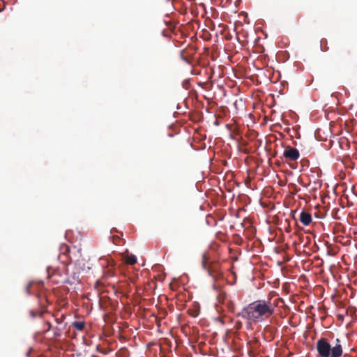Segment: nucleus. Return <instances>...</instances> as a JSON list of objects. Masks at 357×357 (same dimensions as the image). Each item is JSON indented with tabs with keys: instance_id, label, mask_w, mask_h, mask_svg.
<instances>
[{
	"instance_id": "nucleus-1",
	"label": "nucleus",
	"mask_w": 357,
	"mask_h": 357,
	"mask_svg": "<svg viewBox=\"0 0 357 357\" xmlns=\"http://www.w3.org/2000/svg\"><path fill=\"white\" fill-rule=\"evenodd\" d=\"M275 309V305L271 303L270 299L257 300L243 308L241 316L252 322H261L271 317Z\"/></svg>"
},
{
	"instance_id": "nucleus-2",
	"label": "nucleus",
	"mask_w": 357,
	"mask_h": 357,
	"mask_svg": "<svg viewBox=\"0 0 357 357\" xmlns=\"http://www.w3.org/2000/svg\"><path fill=\"white\" fill-rule=\"evenodd\" d=\"M316 349L319 357H341L343 354V347L339 338H336L332 345L328 339L321 337L316 343Z\"/></svg>"
},
{
	"instance_id": "nucleus-3",
	"label": "nucleus",
	"mask_w": 357,
	"mask_h": 357,
	"mask_svg": "<svg viewBox=\"0 0 357 357\" xmlns=\"http://www.w3.org/2000/svg\"><path fill=\"white\" fill-rule=\"evenodd\" d=\"M99 262L103 268L104 278H112L114 276L116 263L110 257L100 258Z\"/></svg>"
},
{
	"instance_id": "nucleus-4",
	"label": "nucleus",
	"mask_w": 357,
	"mask_h": 357,
	"mask_svg": "<svg viewBox=\"0 0 357 357\" xmlns=\"http://www.w3.org/2000/svg\"><path fill=\"white\" fill-rule=\"evenodd\" d=\"M299 152L296 148L287 146L284 151L283 156L286 159L291 161L296 160L299 158Z\"/></svg>"
},
{
	"instance_id": "nucleus-5",
	"label": "nucleus",
	"mask_w": 357,
	"mask_h": 357,
	"mask_svg": "<svg viewBox=\"0 0 357 357\" xmlns=\"http://www.w3.org/2000/svg\"><path fill=\"white\" fill-rule=\"evenodd\" d=\"M60 255L59 258L63 260V262H68L71 261L70 256V248L66 244H61L60 246Z\"/></svg>"
},
{
	"instance_id": "nucleus-6",
	"label": "nucleus",
	"mask_w": 357,
	"mask_h": 357,
	"mask_svg": "<svg viewBox=\"0 0 357 357\" xmlns=\"http://www.w3.org/2000/svg\"><path fill=\"white\" fill-rule=\"evenodd\" d=\"M300 221L305 226L309 225L312 222V216L309 213L302 211L300 214Z\"/></svg>"
},
{
	"instance_id": "nucleus-7",
	"label": "nucleus",
	"mask_w": 357,
	"mask_h": 357,
	"mask_svg": "<svg viewBox=\"0 0 357 357\" xmlns=\"http://www.w3.org/2000/svg\"><path fill=\"white\" fill-rule=\"evenodd\" d=\"M73 327H74L77 331H82L84 330L85 327L84 321H74L72 323Z\"/></svg>"
},
{
	"instance_id": "nucleus-8",
	"label": "nucleus",
	"mask_w": 357,
	"mask_h": 357,
	"mask_svg": "<svg viewBox=\"0 0 357 357\" xmlns=\"http://www.w3.org/2000/svg\"><path fill=\"white\" fill-rule=\"evenodd\" d=\"M125 262L128 264L133 265V264H136L137 258L135 255H127L125 257Z\"/></svg>"
},
{
	"instance_id": "nucleus-9",
	"label": "nucleus",
	"mask_w": 357,
	"mask_h": 357,
	"mask_svg": "<svg viewBox=\"0 0 357 357\" xmlns=\"http://www.w3.org/2000/svg\"><path fill=\"white\" fill-rule=\"evenodd\" d=\"M45 325L47 326V328L44 331V333H46V332L50 331V329L52 328L51 324L50 322L47 321V322H45Z\"/></svg>"
},
{
	"instance_id": "nucleus-10",
	"label": "nucleus",
	"mask_w": 357,
	"mask_h": 357,
	"mask_svg": "<svg viewBox=\"0 0 357 357\" xmlns=\"http://www.w3.org/2000/svg\"><path fill=\"white\" fill-rule=\"evenodd\" d=\"M202 266L204 269H207L206 268V256L205 255H203V261H202Z\"/></svg>"
},
{
	"instance_id": "nucleus-11",
	"label": "nucleus",
	"mask_w": 357,
	"mask_h": 357,
	"mask_svg": "<svg viewBox=\"0 0 357 357\" xmlns=\"http://www.w3.org/2000/svg\"><path fill=\"white\" fill-rule=\"evenodd\" d=\"M32 284L31 283H29L26 287V292L28 294H30V288L31 287Z\"/></svg>"
},
{
	"instance_id": "nucleus-12",
	"label": "nucleus",
	"mask_w": 357,
	"mask_h": 357,
	"mask_svg": "<svg viewBox=\"0 0 357 357\" xmlns=\"http://www.w3.org/2000/svg\"><path fill=\"white\" fill-rule=\"evenodd\" d=\"M56 331L54 332L55 336H60L61 335V331H59L57 328H56Z\"/></svg>"
},
{
	"instance_id": "nucleus-13",
	"label": "nucleus",
	"mask_w": 357,
	"mask_h": 357,
	"mask_svg": "<svg viewBox=\"0 0 357 357\" xmlns=\"http://www.w3.org/2000/svg\"><path fill=\"white\" fill-rule=\"evenodd\" d=\"M30 314H31V317H35L36 316V312H34L33 311H31Z\"/></svg>"
},
{
	"instance_id": "nucleus-14",
	"label": "nucleus",
	"mask_w": 357,
	"mask_h": 357,
	"mask_svg": "<svg viewBox=\"0 0 357 357\" xmlns=\"http://www.w3.org/2000/svg\"><path fill=\"white\" fill-rule=\"evenodd\" d=\"M97 351H99V352H101V353H102V354H106V352H105V351H101V350L100 349L99 346H98V347H97Z\"/></svg>"
},
{
	"instance_id": "nucleus-15",
	"label": "nucleus",
	"mask_w": 357,
	"mask_h": 357,
	"mask_svg": "<svg viewBox=\"0 0 357 357\" xmlns=\"http://www.w3.org/2000/svg\"><path fill=\"white\" fill-rule=\"evenodd\" d=\"M91 357H98V356H95V355H93V356H92Z\"/></svg>"
}]
</instances>
